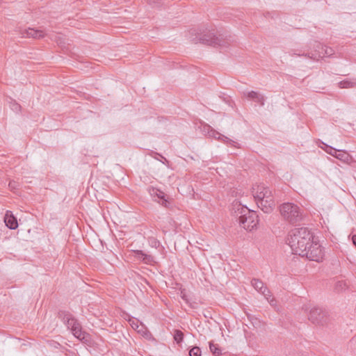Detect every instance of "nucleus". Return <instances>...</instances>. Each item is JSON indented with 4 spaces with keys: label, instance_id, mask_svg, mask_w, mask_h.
Masks as SVG:
<instances>
[{
    "label": "nucleus",
    "instance_id": "nucleus-3",
    "mask_svg": "<svg viewBox=\"0 0 356 356\" xmlns=\"http://www.w3.org/2000/svg\"><path fill=\"white\" fill-rule=\"evenodd\" d=\"M252 195L258 207L264 213H270L275 206L271 191L264 184L254 185L252 187Z\"/></svg>",
    "mask_w": 356,
    "mask_h": 356
},
{
    "label": "nucleus",
    "instance_id": "nucleus-32",
    "mask_svg": "<svg viewBox=\"0 0 356 356\" xmlns=\"http://www.w3.org/2000/svg\"><path fill=\"white\" fill-rule=\"evenodd\" d=\"M156 154L159 155L160 157H161L165 162H168L167 159L165 157H163L162 155L157 154V153H156Z\"/></svg>",
    "mask_w": 356,
    "mask_h": 356
},
{
    "label": "nucleus",
    "instance_id": "nucleus-2",
    "mask_svg": "<svg viewBox=\"0 0 356 356\" xmlns=\"http://www.w3.org/2000/svg\"><path fill=\"white\" fill-rule=\"evenodd\" d=\"M232 211L238 218L240 225L247 230L251 231L258 224V216L256 213L238 201L233 202Z\"/></svg>",
    "mask_w": 356,
    "mask_h": 356
},
{
    "label": "nucleus",
    "instance_id": "nucleus-19",
    "mask_svg": "<svg viewBox=\"0 0 356 356\" xmlns=\"http://www.w3.org/2000/svg\"><path fill=\"white\" fill-rule=\"evenodd\" d=\"M210 351L215 355L219 356L221 354V350L218 344L214 343L213 341L209 342Z\"/></svg>",
    "mask_w": 356,
    "mask_h": 356
},
{
    "label": "nucleus",
    "instance_id": "nucleus-5",
    "mask_svg": "<svg viewBox=\"0 0 356 356\" xmlns=\"http://www.w3.org/2000/svg\"><path fill=\"white\" fill-rule=\"evenodd\" d=\"M280 212L282 218L290 224H297L303 220V210L297 204L286 202L280 206Z\"/></svg>",
    "mask_w": 356,
    "mask_h": 356
},
{
    "label": "nucleus",
    "instance_id": "nucleus-14",
    "mask_svg": "<svg viewBox=\"0 0 356 356\" xmlns=\"http://www.w3.org/2000/svg\"><path fill=\"white\" fill-rule=\"evenodd\" d=\"M134 257L142 261L144 264H152L154 263V258L151 254H147L143 252L142 250H134Z\"/></svg>",
    "mask_w": 356,
    "mask_h": 356
},
{
    "label": "nucleus",
    "instance_id": "nucleus-11",
    "mask_svg": "<svg viewBox=\"0 0 356 356\" xmlns=\"http://www.w3.org/2000/svg\"><path fill=\"white\" fill-rule=\"evenodd\" d=\"M207 130V133L209 137L214 138L218 140H220L225 143L227 145H229L231 147L239 148V144L237 143L236 141L227 138V136L220 134L219 132L216 131V130L211 128L209 125L204 126V130Z\"/></svg>",
    "mask_w": 356,
    "mask_h": 356
},
{
    "label": "nucleus",
    "instance_id": "nucleus-1",
    "mask_svg": "<svg viewBox=\"0 0 356 356\" xmlns=\"http://www.w3.org/2000/svg\"><path fill=\"white\" fill-rule=\"evenodd\" d=\"M312 233L307 227L296 228L291 230L287 238V243L292 253L300 256L312 242Z\"/></svg>",
    "mask_w": 356,
    "mask_h": 356
},
{
    "label": "nucleus",
    "instance_id": "nucleus-31",
    "mask_svg": "<svg viewBox=\"0 0 356 356\" xmlns=\"http://www.w3.org/2000/svg\"><path fill=\"white\" fill-rule=\"evenodd\" d=\"M314 53H317L318 51L316 50H318V51H321V49H318L316 47V43L314 44ZM311 53H313V51H312Z\"/></svg>",
    "mask_w": 356,
    "mask_h": 356
},
{
    "label": "nucleus",
    "instance_id": "nucleus-20",
    "mask_svg": "<svg viewBox=\"0 0 356 356\" xmlns=\"http://www.w3.org/2000/svg\"><path fill=\"white\" fill-rule=\"evenodd\" d=\"M9 103V108L13 111H19L21 110V106L16 102L15 100L10 99L8 102Z\"/></svg>",
    "mask_w": 356,
    "mask_h": 356
},
{
    "label": "nucleus",
    "instance_id": "nucleus-12",
    "mask_svg": "<svg viewBox=\"0 0 356 356\" xmlns=\"http://www.w3.org/2000/svg\"><path fill=\"white\" fill-rule=\"evenodd\" d=\"M23 38H32L40 39L44 37L45 34L43 31L29 28L21 31Z\"/></svg>",
    "mask_w": 356,
    "mask_h": 356
},
{
    "label": "nucleus",
    "instance_id": "nucleus-15",
    "mask_svg": "<svg viewBox=\"0 0 356 356\" xmlns=\"http://www.w3.org/2000/svg\"><path fill=\"white\" fill-rule=\"evenodd\" d=\"M4 222L6 225L10 229H15L18 227L16 218L13 215L12 212L7 211L4 216Z\"/></svg>",
    "mask_w": 356,
    "mask_h": 356
},
{
    "label": "nucleus",
    "instance_id": "nucleus-34",
    "mask_svg": "<svg viewBox=\"0 0 356 356\" xmlns=\"http://www.w3.org/2000/svg\"><path fill=\"white\" fill-rule=\"evenodd\" d=\"M181 298H182L184 300H186V295H185V294H183V295L181 296Z\"/></svg>",
    "mask_w": 356,
    "mask_h": 356
},
{
    "label": "nucleus",
    "instance_id": "nucleus-9",
    "mask_svg": "<svg viewBox=\"0 0 356 356\" xmlns=\"http://www.w3.org/2000/svg\"><path fill=\"white\" fill-rule=\"evenodd\" d=\"M327 312L319 307L312 308L309 314V320L313 323L323 325L327 323Z\"/></svg>",
    "mask_w": 356,
    "mask_h": 356
},
{
    "label": "nucleus",
    "instance_id": "nucleus-18",
    "mask_svg": "<svg viewBox=\"0 0 356 356\" xmlns=\"http://www.w3.org/2000/svg\"><path fill=\"white\" fill-rule=\"evenodd\" d=\"M335 157L341 161L347 162L350 159L349 154L345 151L337 149V151L335 152Z\"/></svg>",
    "mask_w": 356,
    "mask_h": 356
},
{
    "label": "nucleus",
    "instance_id": "nucleus-22",
    "mask_svg": "<svg viewBox=\"0 0 356 356\" xmlns=\"http://www.w3.org/2000/svg\"><path fill=\"white\" fill-rule=\"evenodd\" d=\"M174 339L178 343L181 342L184 339L183 332L180 330H176L174 334Z\"/></svg>",
    "mask_w": 356,
    "mask_h": 356
},
{
    "label": "nucleus",
    "instance_id": "nucleus-17",
    "mask_svg": "<svg viewBox=\"0 0 356 356\" xmlns=\"http://www.w3.org/2000/svg\"><path fill=\"white\" fill-rule=\"evenodd\" d=\"M339 88H352L356 87V79H346L338 83Z\"/></svg>",
    "mask_w": 356,
    "mask_h": 356
},
{
    "label": "nucleus",
    "instance_id": "nucleus-4",
    "mask_svg": "<svg viewBox=\"0 0 356 356\" xmlns=\"http://www.w3.org/2000/svg\"><path fill=\"white\" fill-rule=\"evenodd\" d=\"M59 315L62 318L63 323L76 339L85 343H90V335L82 330L81 323L72 314L62 312Z\"/></svg>",
    "mask_w": 356,
    "mask_h": 356
},
{
    "label": "nucleus",
    "instance_id": "nucleus-25",
    "mask_svg": "<svg viewBox=\"0 0 356 356\" xmlns=\"http://www.w3.org/2000/svg\"><path fill=\"white\" fill-rule=\"evenodd\" d=\"M8 186L11 191H15V189H17V184L15 181H10Z\"/></svg>",
    "mask_w": 356,
    "mask_h": 356
},
{
    "label": "nucleus",
    "instance_id": "nucleus-7",
    "mask_svg": "<svg viewBox=\"0 0 356 356\" xmlns=\"http://www.w3.org/2000/svg\"><path fill=\"white\" fill-rule=\"evenodd\" d=\"M323 256L324 253L321 246L318 243H314L313 241L309 244L308 248L305 249L304 253H302L300 255V257H306L309 260L317 262L321 261Z\"/></svg>",
    "mask_w": 356,
    "mask_h": 356
},
{
    "label": "nucleus",
    "instance_id": "nucleus-30",
    "mask_svg": "<svg viewBox=\"0 0 356 356\" xmlns=\"http://www.w3.org/2000/svg\"><path fill=\"white\" fill-rule=\"evenodd\" d=\"M352 241H353L354 245L356 247V235L353 236Z\"/></svg>",
    "mask_w": 356,
    "mask_h": 356
},
{
    "label": "nucleus",
    "instance_id": "nucleus-6",
    "mask_svg": "<svg viewBox=\"0 0 356 356\" xmlns=\"http://www.w3.org/2000/svg\"><path fill=\"white\" fill-rule=\"evenodd\" d=\"M228 40V39L222 38V35L217 36L214 34V33L211 31H207L202 34L198 33L197 36L192 39V41L194 43H197L200 42L202 44L213 47H226L227 44H229Z\"/></svg>",
    "mask_w": 356,
    "mask_h": 356
},
{
    "label": "nucleus",
    "instance_id": "nucleus-13",
    "mask_svg": "<svg viewBox=\"0 0 356 356\" xmlns=\"http://www.w3.org/2000/svg\"><path fill=\"white\" fill-rule=\"evenodd\" d=\"M252 286L259 292L262 293L264 297L266 298V300H268V296L270 291L267 289V287L264 286V283L262 281L258 279H252L251 281Z\"/></svg>",
    "mask_w": 356,
    "mask_h": 356
},
{
    "label": "nucleus",
    "instance_id": "nucleus-10",
    "mask_svg": "<svg viewBox=\"0 0 356 356\" xmlns=\"http://www.w3.org/2000/svg\"><path fill=\"white\" fill-rule=\"evenodd\" d=\"M242 97L259 106H263L266 99L264 94L254 90H244Z\"/></svg>",
    "mask_w": 356,
    "mask_h": 356
},
{
    "label": "nucleus",
    "instance_id": "nucleus-27",
    "mask_svg": "<svg viewBox=\"0 0 356 356\" xmlns=\"http://www.w3.org/2000/svg\"><path fill=\"white\" fill-rule=\"evenodd\" d=\"M149 4H159V0H147Z\"/></svg>",
    "mask_w": 356,
    "mask_h": 356
},
{
    "label": "nucleus",
    "instance_id": "nucleus-26",
    "mask_svg": "<svg viewBox=\"0 0 356 356\" xmlns=\"http://www.w3.org/2000/svg\"><path fill=\"white\" fill-rule=\"evenodd\" d=\"M270 294L269 293V296H268V300H267L269 303L270 304V305L272 306H275L276 305V300L273 298L270 299Z\"/></svg>",
    "mask_w": 356,
    "mask_h": 356
},
{
    "label": "nucleus",
    "instance_id": "nucleus-24",
    "mask_svg": "<svg viewBox=\"0 0 356 356\" xmlns=\"http://www.w3.org/2000/svg\"><path fill=\"white\" fill-rule=\"evenodd\" d=\"M324 149H325V151L327 153H328V154H330V155H332V156H334V157H335V155H336L335 152H337V149H334V148L332 147L331 146H329V145H325V148Z\"/></svg>",
    "mask_w": 356,
    "mask_h": 356
},
{
    "label": "nucleus",
    "instance_id": "nucleus-16",
    "mask_svg": "<svg viewBox=\"0 0 356 356\" xmlns=\"http://www.w3.org/2000/svg\"><path fill=\"white\" fill-rule=\"evenodd\" d=\"M150 195L156 200L157 198L159 200H161V204L166 207L167 200H165V194L162 191L156 188H152L149 189Z\"/></svg>",
    "mask_w": 356,
    "mask_h": 356
},
{
    "label": "nucleus",
    "instance_id": "nucleus-8",
    "mask_svg": "<svg viewBox=\"0 0 356 356\" xmlns=\"http://www.w3.org/2000/svg\"><path fill=\"white\" fill-rule=\"evenodd\" d=\"M316 47L321 49V51L316 50L318 51L317 53H307L302 54L294 53L293 54L298 56H305L314 60H318L319 58L325 56L330 57L335 53L332 48L323 45L320 42H316Z\"/></svg>",
    "mask_w": 356,
    "mask_h": 356
},
{
    "label": "nucleus",
    "instance_id": "nucleus-33",
    "mask_svg": "<svg viewBox=\"0 0 356 356\" xmlns=\"http://www.w3.org/2000/svg\"><path fill=\"white\" fill-rule=\"evenodd\" d=\"M191 34H197V33H196V31H195V30H191Z\"/></svg>",
    "mask_w": 356,
    "mask_h": 356
},
{
    "label": "nucleus",
    "instance_id": "nucleus-23",
    "mask_svg": "<svg viewBox=\"0 0 356 356\" xmlns=\"http://www.w3.org/2000/svg\"><path fill=\"white\" fill-rule=\"evenodd\" d=\"M190 356H201V350L200 348L195 346L192 348L189 351Z\"/></svg>",
    "mask_w": 356,
    "mask_h": 356
},
{
    "label": "nucleus",
    "instance_id": "nucleus-21",
    "mask_svg": "<svg viewBox=\"0 0 356 356\" xmlns=\"http://www.w3.org/2000/svg\"><path fill=\"white\" fill-rule=\"evenodd\" d=\"M148 243L151 247L154 248H158L161 244L160 241H158L154 237H149L148 238Z\"/></svg>",
    "mask_w": 356,
    "mask_h": 356
},
{
    "label": "nucleus",
    "instance_id": "nucleus-28",
    "mask_svg": "<svg viewBox=\"0 0 356 356\" xmlns=\"http://www.w3.org/2000/svg\"><path fill=\"white\" fill-rule=\"evenodd\" d=\"M131 326H132V327H133V328H134V329H136V330H137V329L138 328V327H139V325H138V323H134V322H133V323H131Z\"/></svg>",
    "mask_w": 356,
    "mask_h": 356
},
{
    "label": "nucleus",
    "instance_id": "nucleus-29",
    "mask_svg": "<svg viewBox=\"0 0 356 356\" xmlns=\"http://www.w3.org/2000/svg\"><path fill=\"white\" fill-rule=\"evenodd\" d=\"M227 102L229 103V105L231 106V108H234L233 105L234 104V102L231 99H228Z\"/></svg>",
    "mask_w": 356,
    "mask_h": 356
}]
</instances>
